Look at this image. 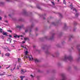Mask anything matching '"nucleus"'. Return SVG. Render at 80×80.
<instances>
[{
    "mask_svg": "<svg viewBox=\"0 0 80 80\" xmlns=\"http://www.w3.org/2000/svg\"><path fill=\"white\" fill-rule=\"evenodd\" d=\"M62 60L64 61H65V60H68L71 61L73 60V58L72 56H70L69 57H68L66 55H65L64 57L62 58Z\"/></svg>",
    "mask_w": 80,
    "mask_h": 80,
    "instance_id": "1",
    "label": "nucleus"
},
{
    "mask_svg": "<svg viewBox=\"0 0 80 80\" xmlns=\"http://www.w3.org/2000/svg\"><path fill=\"white\" fill-rule=\"evenodd\" d=\"M20 37H23L22 35H21V36H18L17 35L15 34L14 35V37H15V38H20Z\"/></svg>",
    "mask_w": 80,
    "mask_h": 80,
    "instance_id": "2",
    "label": "nucleus"
},
{
    "mask_svg": "<svg viewBox=\"0 0 80 80\" xmlns=\"http://www.w3.org/2000/svg\"><path fill=\"white\" fill-rule=\"evenodd\" d=\"M28 57L30 61L31 60H33V58H32V55L29 56Z\"/></svg>",
    "mask_w": 80,
    "mask_h": 80,
    "instance_id": "3",
    "label": "nucleus"
},
{
    "mask_svg": "<svg viewBox=\"0 0 80 80\" xmlns=\"http://www.w3.org/2000/svg\"><path fill=\"white\" fill-rule=\"evenodd\" d=\"M3 35H6V36H7V35L8 33L7 32H2V33Z\"/></svg>",
    "mask_w": 80,
    "mask_h": 80,
    "instance_id": "4",
    "label": "nucleus"
},
{
    "mask_svg": "<svg viewBox=\"0 0 80 80\" xmlns=\"http://www.w3.org/2000/svg\"><path fill=\"white\" fill-rule=\"evenodd\" d=\"M24 40H25V41H26L27 40V41H29V40H30L28 38H24Z\"/></svg>",
    "mask_w": 80,
    "mask_h": 80,
    "instance_id": "5",
    "label": "nucleus"
},
{
    "mask_svg": "<svg viewBox=\"0 0 80 80\" xmlns=\"http://www.w3.org/2000/svg\"><path fill=\"white\" fill-rule=\"evenodd\" d=\"M79 47V46H77V48L78 50L79 56H80V48H78Z\"/></svg>",
    "mask_w": 80,
    "mask_h": 80,
    "instance_id": "6",
    "label": "nucleus"
},
{
    "mask_svg": "<svg viewBox=\"0 0 80 80\" xmlns=\"http://www.w3.org/2000/svg\"><path fill=\"white\" fill-rule=\"evenodd\" d=\"M21 71V73L22 74H24V73H25V72H26V71H24V70L23 69H22Z\"/></svg>",
    "mask_w": 80,
    "mask_h": 80,
    "instance_id": "7",
    "label": "nucleus"
},
{
    "mask_svg": "<svg viewBox=\"0 0 80 80\" xmlns=\"http://www.w3.org/2000/svg\"><path fill=\"white\" fill-rule=\"evenodd\" d=\"M20 78H21V80H22L23 79V78H25V76H20Z\"/></svg>",
    "mask_w": 80,
    "mask_h": 80,
    "instance_id": "8",
    "label": "nucleus"
},
{
    "mask_svg": "<svg viewBox=\"0 0 80 80\" xmlns=\"http://www.w3.org/2000/svg\"><path fill=\"white\" fill-rule=\"evenodd\" d=\"M11 40H12V39H11V38H9L7 40V41H8V42H9L10 43H11Z\"/></svg>",
    "mask_w": 80,
    "mask_h": 80,
    "instance_id": "9",
    "label": "nucleus"
},
{
    "mask_svg": "<svg viewBox=\"0 0 80 80\" xmlns=\"http://www.w3.org/2000/svg\"><path fill=\"white\" fill-rule=\"evenodd\" d=\"M17 28H22V27H23V26H17Z\"/></svg>",
    "mask_w": 80,
    "mask_h": 80,
    "instance_id": "10",
    "label": "nucleus"
},
{
    "mask_svg": "<svg viewBox=\"0 0 80 80\" xmlns=\"http://www.w3.org/2000/svg\"><path fill=\"white\" fill-rule=\"evenodd\" d=\"M4 31H3V29L1 28H0V32L1 33H3V32Z\"/></svg>",
    "mask_w": 80,
    "mask_h": 80,
    "instance_id": "11",
    "label": "nucleus"
},
{
    "mask_svg": "<svg viewBox=\"0 0 80 80\" xmlns=\"http://www.w3.org/2000/svg\"><path fill=\"white\" fill-rule=\"evenodd\" d=\"M35 62H39V60H38L37 59H35Z\"/></svg>",
    "mask_w": 80,
    "mask_h": 80,
    "instance_id": "12",
    "label": "nucleus"
},
{
    "mask_svg": "<svg viewBox=\"0 0 80 80\" xmlns=\"http://www.w3.org/2000/svg\"><path fill=\"white\" fill-rule=\"evenodd\" d=\"M10 55V53H7L5 54L6 56H7V57H9Z\"/></svg>",
    "mask_w": 80,
    "mask_h": 80,
    "instance_id": "13",
    "label": "nucleus"
},
{
    "mask_svg": "<svg viewBox=\"0 0 80 80\" xmlns=\"http://www.w3.org/2000/svg\"><path fill=\"white\" fill-rule=\"evenodd\" d=\"M70 8H71V10H72V9H73V6H72V5H70Z\"/></svg>",
    "mask_w": 80,
    "mask_h": 80,
    "instance_id": "14",
    "label": "nucleus"
},
{
    "mask_svg": "<svg viewBox=\"0 0 80 80\" xmlns=\"http://www.w3.org/2000/svg\"><path fill=\"white\" fill-rule=\"evenodd\" d=\"M5 74V72H3V73L1 74L0 73V76H2V75H4Z\"/></svg>",
    "mask_w": 80,
    "mask_h": 80,
    "instance_id": "15",
    "label": "nucleus"
},
{
    "mask_svg": "<svg viewBox=\"0 0 80 80\" xmlns=\"http://www.w3.org/2000/svg\"><path fill=\"white\" fill-rule=\"evenodd\" d=\"M73 11H75L76 13H77V11L74 8L73 9Z\"/></svg>",
    "mask_w": 80,
    "mask_h": 80,
    "instance_id": "16",
    "label": "nucleus"
},
{
    "mask_svg": "<svg viewBox=\"0 0 80 80\" xmlns=\"http://www.w3.org/2000/svg\"><path fill=\"white\" fill-rule=\"evenodd\" d=\"M28 53V51H26L25 52V55H27V53Z\"/></svg>",
    "mask_w": 80,
    "mask_h": 80,
    "instance_id": "17",
    "label": "nucleus"
},
{
    "mask_svg": "<svg viewBox=\"0 0 80 80\" xmlns=\"http://www.w3.org/2000/svg\"><path fill=\"white\" fill-rule=\"evenodd\" d=\"M21 47H22L23 48H26L25 47H24V46H23V45L21 44Z\"/></svg>",
    "mask_w": 80,
    "mask_h": 80,
    "instance_id": "18",
    "label": "nucleus"
},
{
    "mask_svg": "<svg viewBox=\"0 0 80 80\" xmlns=\"http://www.w3.org/2000/svg\"><path fill=\"white\" fill-rule=\"evenodd\" d=\"M79 14H78V13H77L76 14H75V16H76V17H78V15Z\"/></svg>",
    "mask_w": 80,
    "mask_h": 80,
    "instance_id": "19",
    "label": "nucleus"
},
{
    "mask_svg": "<svg viewBox=\"0 0 80 80\" xmlns=\"http://www.w3.org/2000/svg\"><path fill=\"white\" fill-rule=\"evenodd\" d=\"M59 15L60 17H62V14H61L60 13H59Z\"/></svg>",
    "mask_w": 80,
    "mask_h": 80,
    "instance_id": "20",
    "label": "nucleus"
},
{
    "mask_svg": "<svg viewBox=\"0 0 80 80\" xmlns=\"http://www.w3.org/2000/svg\"><path fill=\"white\" fill-rule=\"evenodd\" d=\"M63 2L64 4H66V1H65V0H64L63 1Z\"/></svg>",
    "mask_w": 80,
    "mask_h": 80,
    "instance_id": "21",
    "label": "nucleus"
},
{
    "mask_svg": "<svg viewBox=\"0 0 80 80\" xmlns=\"http://www.w3.org/2000/svg\"><path fill=\"white\" fill-rule=\"evenodd\" d=\"M28 29H26L25 30V32H28Z\"/></svg>",
    "mask_w": 80,
    "mask_h": 80,
    "instance_id": "22",
    "label": "nucleus"
},
{
    "mask_svg": "<svg viewBox=\"0 0 80 80\" xmlns=\"http://www.w3.org/2000/svg\"><path fill=\"white\" fill-rule=\"evenodd\" d=\"M53 36H52V37L51 38H50V40H52V39H53Z\"/></svg>",
    "mask_w": 80,
    "mask_h": 80,
    "instance_id": "23",
    "label": "nucleus"
},
{
    "mask_svg": "<svg viewBox=\"0 0 80 80\" xmlns=\"http://www.w3.org/2000/svg\"><path fill=\"white\" fill-rule=\"evenodd\" d=\"M69 37L71 38H73V35H70L69 36Z\"/></svg>",
    "mask_w": 80,
    "mask_h": 80,
    "instance_id": "24",
    "label": "nucleus"
},
{
    "mask_svg": "<svg viewBox=\"0 0 80 80\" xmlns=\"http://www.w3.org/2000/svg\"><path fill=\"white\" fill-rule=\"evenodd\" d=\"M45 52L46 53L48 54L49 52H48V51H47Z\"/></svg>",
    "mask_w": 80,
    "mask_h": 80,
    "instance_id": "25",
    "label": "nucleus"
},
{
    "mask_svg": "<svg viewBox=\"0 0 80 80\" xmlns=\"http://www.w3.org/2000/svg\"><path fill=\"white\" fill-rule=\"evenodd\" d=\"M52 25H55V23L54 22H52Z\"/></svg>",
    "mask_w": 80,
    "mask_h": 80,
    "instance_id": "26",
    "label": "nucleus"
},
{
    "mask_svg": "<svg viewBox=\"0 0 80 80\" xmlns=\"http://www.w3.org/2000/svg\"><path fill=\"white\" fill-rule=\"evenodd\" d=\"M16 67V64H15V66H14V68H13V70H14V69H15Z\"/></svg>",
    "mask_w": 80,
    "mask_h": 80,
    "instance_id": "27",
    "label": "nucleus"
},
{
    "mask_svg": "<svg viewBox=\"0 0 80 80\" xmlns=\"http://www.w3.org/2000/svg\"><path fill=\"white\" fill-rule=\"evenodd\" d=\"M10 66H11V65H9L8 66V67H7V68H6L7 69V68H9L10 67Z\"/></svg>",
    "mask_w": 80,
    "mask_h": 80,
    "instance_id": "28",
    "label": "nucleus"
},
{
    "mask_svg": "<svg viewBox=\"0 0 80 80\" xmlns=\"http://www.w3.org/2000/svg\"><path fill=\"white\" fill-rule=\"evenodd\" d=\"M8 32H10V33H12V31L11 30H8Z\"/></svg>",
    "mask_w": 80,
    "mask_h": 80,
    "instance_id": "29",
    "label": "nucleus"
},
{
    "mask_svg": "<svg viewBox=\"0 0 80 80\" xmlns=\"http://www.w3.org/2000/svg\"><path fill=\"white\" fill-rule=\"evenodd\" d=\"M51 2L52 3V5H55V4L54 3V2Z\"/></svg>",
    "mask_w": 80,
    "mask_h": 80,
    "instance_id": "30",
    "label": "nucleus"
},
{
    "mask_svg": "<svg viewBox=\"0 0 80 80\" xmlns=\"http://www.w3.org/2000/svg\"><path fill=\"white\" fill-rule=\"evenodd\" d=\"M25 43V41H22V43L23 44Z\"/></svg>",
    "mask_w": 80,
    "mask_h": 80,
    "instance_id": "31",
    "label": "nucleus"
},
{
    "mask_svg": "<svg viewBox=\"0 0 80 80\" xmlns=\"http://www.w3.org/2000/svg\"><path fill=\"white\" fill-rule=\"evenodd\" d=\"M7 50L8 51H9V52H10V51H11V50H9V49H8V48H7Z\"/></svg>",
    "mask_w": 80,
    "mask_h": 80,
    "instance_id": "32",
    "label": "nucleus"
},
{
    "mask_svg": "<svg viewBox=\"0 0 80 80\" xmlns=\"http://www.w3.org/2000/svg\"><path fill=\"white\" fill-rule=\"evenodd\" d=\"M25 57L26 58H28V56H25Z\"/></svg>",
    "mask_w": 80,
    "mask_h": 80,
    "instance_id": "33",
    "label": "nucleus"
},
{
    "mask_svg": "<svg viewBox=\"0 0 80 80\" xmlns=\"http://www.w3.org/2000/svg\"><path fill=\"white\" fill-rule=\"evenodd\" d=\"M33 27V25H32L31 26V28H32Z\"/></svg>",
    "mask_w": 80,
    "mask_h": 80,
    "instance_id": "34",
    "label": "nucleus"
},
{
    "mask_svg": "<svg viewBox=\"0 0 80 80\" xmlns=\"http://www.w3.org/2000/svg\"><path fill=\"white\" fill-rule=\"evenodd\" d=\"M37 8H38L40 9V8L39 6Z\"/></svg>",
    "mask_w": 80,
    "mask_h": 80,
    "instance_id": "35",
    "label": "nucleus"
},
{
    "mask_svg": "<svg viewBox=\"0 0 80 80\" xmlns=\"http://www.w3.org/2000/svg\"><path fill=\"white\" fill-rule=\"evenodd\" d=\"M52 56L53 57H55V55H54V54H52Z\"/></svg>",
    "mask_w": 80,
    "mask_h": 80,
    "instance_id": "36",
    "label": "nucleus"
},
{
    "mask_svg": "<svg viewBox=\"0 0 80 80\" xmlns=\"http://www.w3.org/2000/svg\"><path fill=\"white\" fill-rule=\"evenodd\" d=\"M20 59L18 58V62H19V61H20Z\"/></svg>",
    "mask_w": 80,
    "mask_h": 80,
    "instance_id": "37",
    "label": "nucleus"
},
{
    "mask_svg": "<svg viewBox=\"0 0 80 80\" xmlns=\"http://www.w3.org/2000/svg\"><path fill=\"white\" fill-rule=\"evenodd\" d=\"M6 1H7V2H10V0H6Z\"/></svg>",
    "mask_w": 80,
    "mask_h": 80,
    "instance_id": "38",
    "label": "nucleus"
},
{
    "mask_svg": "<svg viewBox=\"0 0 80 80\" xmlns=\"http://www.w3.org/2000/svg\"><path fill=\"white\" fill-rule=\"evenodd\" d=\"M66 26H67V24H65V27H66Z\"/></svg>",
    "mask_w": 80,
    "mask_h": 80,
    "instance_id": "39",
    "label": "nucleus"
},
{
    "mask_svg": "<svg viewBox=\"0 0 80 80\" xmlns=\"http://www.w3.org/2000/svg\"><path fill=\"white\" fill-rule=\"evenodd\" d=\"M12 37V35H9V37Z\"/></svg>",
    "mask_w": 80,
    "mask_h": 80,
    "instance_id": "40",
    "label": "nucleus"
},
{
    "mask_svg": "<svg viewBox=\"0 0 80 80\" xmlns=\"http://www.w3.org/2000/svg\"><path fill=\"white\" fill-rule=\"evenodd\" d=\"M31 76L32 77H33V76L32 75H31Z\"/></svg>",
    "mask_w": 80,
    "mask_h": 80,
    "instance_id": "41",
    "label": "nucleus"
},
{
    "mask_svg": "<svg viewBox=\"0 0 80 80\" xmlns=\"http://www.w3.org/2000/svg\"><path fill=\"white\" fill-rule=\"evenodd\" d=\"M2 20V17H0V20Z\"/></svg>",
    "mask_w": 80,
    "mask_h": 80,
    "instance_id": "42",
    "label": "nucleus"
},
{
    "mask_svg": "<svg viewBox=\"0 0 80 80\" xmlns=\"http://www.w3.org/2000/svg\"><path fill=\"white\" fill-rule=\"evenodd\" d=\"M5 22H6V23H8V21H5Z\"/></svg>",
    "mask_w": 80,
    "mask_h": 80,
    "instance_id": "43",
    "label": "nucleus"
},
{
    "mask_svg": "<svg viewBox=\"0 0 80 80\" xmlns=\"http://www.w3.org/2000/svg\"><path fill=\"white\" fill-rule=\"evenodd\" d=\"M45 38L47 39L48 38V37L46 36Z\"/></svg>",
    "mask_w": 80,
    "mask_h": 80,
    "instance_id": "44",
    "label": "nucleus"
},
{
    "mask_svg": "<svg viewBox=\"0 0 80 80\" xmlns=\"http://www.w3.org/2000/svg\"><path fill=\"white\" fill-rule=\"evenodd\" d=\"M9 17H11V15H10V14H9Z\"/></svg>",
    "mask_w": 80,
    "mask_h": 80,
    "instance_id": "45",
    "label": "nucleus"
},
{
    "mask_svg": "<svg viewBox=\"0 0 80 80\" xmlns=\"http://www.w3.org/2000/svg\"><path fill=\"white\" fill-rule=\"evenodd\" d=\"M18 69H19V68H18Z\"/></svg>",
    "mask_w": 80,
    "mask_h": 80,
    "instance_id": "46",
    "label": "nucleus"
},
{
    "mask_svg": "<svg viewBox=\"0 0 80 80\" xmlns=\"http://www.w3.org/2000/svg\"><path fill=\"white\" fill-rule=\"evenodd\" d=\"M11 70L12 71H13V70L12 69H11Z\"/></svg>",
    "mask_w": 80,
    "mask_h": 80,
    "instance_id": "47",
    "label": "nucleus"
},
{
    "mask_svg": "<svg viewBox=\"0 0 80 80\" xmlns=\"http://www.w3.org/2000/svg\"><path fill=\"white\" fill-rule=\"evenodd\" d=\"M33 47H34V48H35V46H33Z\"/></svg>",
    "mask_w": 80,
    "mask_h": 80,
    "instance_id": "48",
    "label": "nucleus"
},
{
    "mask_svg": "<svg viewBox=\"0 0 80 80\" xmlns=\"http://www.w3.org/2000/svg\"><path fill=\"white\" fill-rule=\"evenodd\" d=\"M5 18H6V17H7V16H5Z\"/></svg>",
    "mask_w": 80,
    "mask_h": 80,
    "instance_id": "49",
    "label": "nucleus"
},
{
    "mask_svg": "<svg viewBox=\"0 0 80 80\" xmlns=\"http://www.w3.org/2000/svg\"><path fill=\"white\" fill-rule=\"evenodd\" d=\"M59 1H60V0H58V2H59Z\"/></svg>",
    "mask_w": 80,
    "mask_h": 80,
    "instance_id": "50",
    "label": "nucleus"
},
{
    "mask_svg": "<svg viewBox=\"0 0 80 80\" xmlns=\"http://www.w3.org/2000/svg\"><path fill=\"white\" fill-rule=\"evenodd\" d=\"M43 48V49H44V48Z\"/></svg>",
    "mask_w": 80,
    "mask_h": 80,
    "instance_id": "51",
    "label": "nucleus"
},
{
    "mask_svg": "<svg viewBox=\"0 0 80 80\" xmlns=\"http://www.w3.org/2000/svg\"><path fill=\"white\" fill-rule=\"evenodd\" d=\"M1 53V51H0V54Z\"/></svg>",
    "mask_w": 80,
    "mask_h": 80,
    "instance_id": "52",
    "label": "nucleus"
},
{
    "mask_svg": "<svg viewBox=\"0 0 80 80\" xmlns=\"http://www.w3.org/2000/svg\"><path fill=\"white\" fill-rule=\"evenodd\" d=\"M12 47H13V48H14V46H12Z\"/></svg>",
    "mask_w": 80,
    "mask_h": 80,
    "instance_id": "53",
    "label": "nucleus"
},
{
    "mask_svg": "<svg viewBox=\"0 0 80 80\" xmlns=\"http://www.w3.org/2000/svg\"><path fill=\"white\" fill-rule=\"evenodd\" d=\"M45 18H44V19H45Z\"/></svg>",
    "mask_w": 80,
    "mask_h": 80,
    "instance_id": "54",
    "label": "nucleus"
},
{
    "mask_svg": "<svg viewBox=\"0 0 80 80\" xmlns=\"http://www.w3.org/2000/svg\"><path fill=\"white\" fill-rule=\"evenodd\" d=\"M3 55H2V57H3Z\"/></svg>",
    "mask_w": 80,
    "mask_h": 80,
    "instance_id": "55",
    "label": "nucleus"
},
{
    "mask_svg": "<svg viewBox=\"0 0 80 80\" xmlns=\"http://www.w3.org/2000/svg\"><path fill=\"white\" fill-rule=\"evenodd\" d=\"M0 68H1V66H0Z\"/></svg>",
    "mask_w": 80,
    "mask_h": 80,
    "instance_id": "56",
    "label": "nucleus"
},
{
    "mask_svg": "<svg viewBox=\"0 0 80 80\" xmlns=\"http://www.w3.org/2000/svg\"><path fill=\"white\" fill-rule=\"evenodd\" d=\"M74 31H75V30L74 29Z\"/></svg>",
    "mask_w": 80,
    "mask_h": 80,
    "instance_id": "57",
    "label": "nucleus"
}]
</instances>
